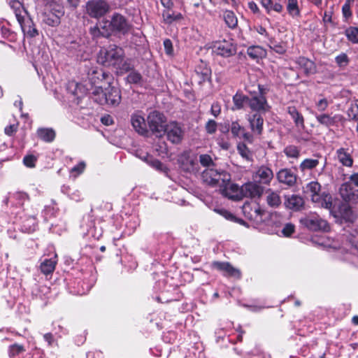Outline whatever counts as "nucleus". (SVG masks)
<instances>
[{"instance_id":"33","label":"nucleus","mask_w":358,"mask_h":358,"mask_svg":"<svg viewBox=\"0 0 358 358\" xmlns=\"http://www.w3.org/2000/svg\"><path fill=\"white\" fill-rule=\"evenodd\" d=\"M106 78V73L102 69L98 68H92L88 72V79L92 85H96L99 81Z\"/></svg>"},{"instance_id":"11","label":"nucleus","mask_w":358,"mask_h":358,"mask_svg":"<svg viewBox=\"0 0 358 358\" xmlns=\"http://www.w3.org/2000/svg\"><path fill=\"white\" fill-rule=\"evenodd\" d=\"M166 135L167 139L172 143H179L183 136V130L176 122L167 124L163 131V135Z\"/></svg>"},{"instance_id":"49","label":"nucleus","mask_w":358,"mask_h":358,"mask_svg":"<svg viewBox=\"0 0 358 358\" xmlns=\"http://www.w3.org/2000/svg\"><path fill=\"white\" fill-rule=\"evenodd\" d=\"M98 25L101 28V30L103 33V37L108 38L112 34H113L112 28H110V20H103L101 22H100Z\"/></svg>"},{"instance_id":"16","label":"nucleus","mask_w":358,"mask_h":358,"mask_svg":"<svg viewBox=\"0 0 358 358\" xmlns=\"http://www.w3.org/2000/svg\"><path fill=\"white\" fill-rule=\"evenodd\" d=\"M220 193L228 199L234 201H239L242 199L241 193V187L238 185L231 183V181L226 185H223L220 187Z\"/></svg>"},{"instance_id":"22","label":"nucleus","mask_w":358,"mask_h":358,"mask_svg":"<svg viewBox=\"0 0 358 358\" xmlns=\"http://www.w3.org/2000/svg\"><path fill=\"white\" fill-rule=\"evenodd\" d=\"M304 205L303 199L299 195H287L285 199V206L286 208L293 210H299Z\"/></svg>"},{"instance_id":"62","label":"nucleus","mask_w":358,"mask_h":358,"mask_svg":"<svg viewBox=\"0 0 358 358\" xmlns=\"http://www.w3.org/2000/svg\"><path fill=\"white\" fill-rule=\"evenodd\" d=\"M117 69H119L122 71H129L132 69L133 66L129 60H124L122 58V62L120 64V66H115Z\"/></svg>"},{"instance_id":"29","label":"nucleus","mask_w":358,"mask_h":358,"mask_svg":"<svg viewBox=\"0 0 358 358\" xmlns=\"http://www.w3.org/2000/svg\"><path fill=\"white\" fill-rule=\"evenodd\" d=\"M266 201L270 207L277 208L280 205L281 199L278 192L272 189H268L266 190Z\"/></svg>"},{"instance_id":"60","label":"nucleus","mask_w":358,"mask_h":358,"mask_svg":"<svg viewBox=\"0 0 358 358\" xmlns=\"http://www.w3.org/2000/svg\"><path fill=\"white\" fill-rule=\"evenodd\" d=\"M315 105H316L317 110L319 111L322 112V111H324L327 108V107L329 106V101H327V99L323 98V99H320L318 101H317Z\"/></svg>"},{"instance_id":"48","label":"nucleus","mask_w":358,"mask_h":358,"mask_svg":"<svg viewBox=\"0 0 358 358\" xmlns=\"http://www.w3.org/2000/svg\"><path fill=\"white\" fill-rule=\"evenodd\" d=\"M163 17L166 23L171 24L174 21L182 19V15L180 13H170L169 11H164L163 13Z\"/></svg>"},{"instance_id":"64","label":"nucleus","mask_w":358,"mask_h":358,"mask_svg":"<svg viewBox=\"0 0 358 358\" xmlns=\"http://www.w3.org/2000/svg\"><path fill=\"white\" fill-rule=\"evenodd\" d=\"M199 161L203 166H209L213 164V159L208 155H201L199 157Z\"/></svg>"},{"instance_id":"17","label":"nucleus","mask_w":358,"mask_h":358,"mask_svg":"<svg viewBox=\"0 0 358 358\" xmlns=\"http://www.w3.org/2000/svg\"><path fill=\"white\" fill-rule=\"evenodd\" d=\"M213 266L214 268L223 272V274L226 276L236 278H241V271L238 268L233 267L228 262H215L213 263Z\"/></svg>"},{"instance_id":"26","label":"nucleus","mask_w":358,"mask_h":358,"mask_svg":"<svg viewBox=\"0 0 358 358\" xmlns=\"http://www.w3.org/2000/svg\"><path fill=\"white\" fill-rule=\"evenodd\" d=\"M287 111L293 120L295 126L299 129H304V118L295 106H288Z\"/></svg>"},{"instance_id":"34","label":"nucleus","mask_w":358,"mask_h":358,"mask_svg":"<svg viewBox=\"0 0 358 358\" xmlns=\"http://www.w3.org/2000/svg\"><path fill=\"white\" fill-rule=\"evenodd\" d=\"M356 192L350 182L343 183L340 187V194L344 200H352L356 195Z\"/></svg>"},{"instance_id":"47","label":"nucleus","mask_w":358,"mask_h":358,"mask_svg":"<svg viewBox=\"0 0 358 358\" xmlns=\"http://www.w3.org/2000/svg\"><path fill=\"white\" fill-rule=\"evenodd\" d=\"M141 159L157 170L162 171L164 169V164L159 160L153 159L148 154H145V155L143 157H141Z\"/></svg>"},{"instance_id":"12","label":"nucleus","mask_w":358,"mask_h":358,"mask_svg":"<svg viewBox=\"0 0 358 358\" xmlns=\"http://www.w3.org/2000/svg\"><path fill=\"white\" fill-rule=\"evenodd\" d=\"M273 176L272 169L268 166L262 165L254 172L252 178L261 185H269L273 179Z\"/></svg>"},{"instance_id":"30","label":"nucleus","mask_w":358,"mask_h":358,"mask_svg":"<svg viewBox=\"0 0 358 358\" xmlns=\"http://www.w3.org/2000/svg\"><path fill=\"white\" fill-rule=\"evenodd\" d=\"M336 157L339 162L347 167H351L353 164V159L347 150L341 148L336 150Z\"/></svg>"},{"instance_id":"59","label":"nucleus","mask_w":358,"mask_h":358,"mask_svg":"<svg viewBox=\"0 0 358 358\" xmlns=\"http://www.w3.org/2000/svg\"><path fill=\"white\" fill-rule=\"evenodd\" d=\"M348 115L350 119L358 121V106H352L348 110Z\"/></svg>"},{"instance_id":"21","label":"nucleus","mask_w":358,"mask_h":358,"mask_svg":"<svg viewBox=\"0 0 358 358\" xmlns=\"http://www.w3.org/2000/svg\"><path fill=\"white\" fill-rule=\"evenodd\" d=\"M296 64L303 69L306 76L316 73V65L314 62L305 57H299L296 59Z\"/></svg>"},{"instance_id":"18","label":"nucleus","mask_w":358,"mask_h":358,"mask_svg":"<svg viewBox=\"0 0 358 358\" xmlns=\"http://www.w3.org/2000/svg\"><path fill=\"white\" fill-rule=\"evenodd\" d=\"M248 121L250 124V127L255 135H261L263 132L264 118L262 114L253 113L248 115Z\"/></svg>"},{"instance_id":"25","label":"nucleus","mask_w":358,"mask_h":358,"mask_svg":"<svg viewBox=\"0 0 358 358\" xmlns=\"http://www.w3.org/2000/svg\"><path fill=\"white\" fill-rule=\"evenodd\" d=\"M260 3L268 15H271L273 11L280 13L283 10L282 5L278 1L260 0Z\"/></svg>"},{"instance_id":"42","label":"nucleus","mask_w":358,"mask_h":358,"mask_svg":"<svg viewBox=\"0 0 358 358\" xmlns=\"http://www.w3.org/2000/svg\"><path fill=\"white\" fill-rule=\"evenodd\" d=\"M300 148L294 145H289L283 150V153L288 159H297L300 157Z\"/></svg>"},{"instance_id":"9","label":"nucleus","mask_w":358,"mask_h":358,"mask_svg":"<svg viewBox=\"0 0 358 358\" xmlns=\"http://www.w3.org/2000/svg\"><path fill=\"white\" fill-rule=\"evenodd\" d=\"M265 188L256 181L248 182L241 187L242 199L244 197L250 199H259L264 194Z\"/></svg>"},{"instance_id":"54","label":"nucleus","mask_w":358,"mask_h":358,"mask_svg":"<svg viewBox=\"0 0 358 358\" xmlns=\"http://www.w3.org/2000/svg\"><path fill=\"white\" fill-rule=\"evenodd\" d=\"M24 351V347L17 344H14L10 347L9 355L13 357Z\"/></svg>"},{"instance_id":"1","label":"nucleus","mask_w":358,"mask_h":358,"mask_svg":"<svg viewBox=\"0 0 358 358\" xmlns=\"http://www.w3.org/2000/svg\"><path fill=\"white\" fill-rule=\"evenodd\" d=\"M9 4L20 25L24 35L29 38H34L38 36V31L22 4L19 1H10Z\"/></svg>"},{"instance_id":"50","label":"nucleus","mask_w":358,"mask_h":358,"mask_svg":"<svg viewBox=\"0 0 358 358\" xmlns=\"http://www.w3.org/2000/svg\"><path fill=\"white\" fill-rule=\"evenodd\" d=\"M335 62L340 68L344 69L348 65L350 59L347 54L343 52L335 57Z\"/></svg>"},{"instance_id":"32","label":"nucleus","mask_w":358,"mask_h":358,"mask_svg":"<svg viewBox=\"0 0 358 358\" xmlns=\"http://www.w3.org/2000/svg\"><path fill=\"white\" fill-rule=\"evenodd\" d=\"M92 90V98L94 101L101 105L108 104L106 89L103 90L101 87L95 86Z\"/></svg>"},{"instance_id":"58","label":"nucleus","mask_w":358,"mask_h":358,"mask_svg":"<svg viewBox=\"0 0 358 358\" xmlns=\"http://www.w3.org/2000/svg\"><path fill=\"white\" fill-rule=\"evenodd\" d=\"M90 34L93 38H99L101 37H103V33L98 24L90 27Z\"/></svg>"},{"instance_id":"53","label":"nucleus","mask_w":358,"mask_h":358,"mask_svg":"<svg viewBox=\"0 0 358 358\" xmlns=\"http://www.w3.org/2000/svg\"><path fill=\"white\" fill-rule=\"evenodd\" d=\"M37 158L33 155H26L23 159L24 164L29 168H34L36 165Z\"/></svg>"},{"instance_id":"6","label":"nucleus","mask_w":358,"mask_h":358,"mask_svg":"<svg viewBox=\"0 0 358 358\" xmlns=\"http://www.w3.org/2000/svg\"><path fill=\"white\" fill-rule=\"evenodd\" d=\"M110 10V5L106 0H90L86 4L87 13L93 18H100Z\"/></svg>"},{"instance_id":"63","label":"nucleus","mask_w":358,"mask_h":358,"mask_svg":"<svg viewBox=\"0 0 358 358\" xmlns=\"http://www.w3.org/2000/svg\"><path fill=\"white\" fill-rule=\"evenodd\" d=\"M221 113V106L219 102H213L210 108V113L214 117H217Z\"/></svg>"},{"instance_id":"38","label":"nucleus","mask_w":358,"mask_h":358,"mask_svg":"<svg viewBox=\"0 0 358 358\" xmlns=\"http://www.w3.org/2000/svg\"><path fill=\"white\" fill-rule=\"evenodd\" d=\"M319 164L320 162L318 159L306 158L301 162L299 169L301 172L311 171L316 168Z\"/></svg>"},{"instance_id":"31","label":"nucleus","mask_w":358,"mask_h":358,"mask_svg":"<svg viewBox=\"0 0 358 358\" xmlns=\"http://www.w3.org/2000/svg\"><path fill=\"white\" fill-rule=\"evenodd\" d=\"M230 131L234 136L248 140L250 134L245 132V128L238 121H234L230 126Z\"/></svg>"},{"instance_id":"56","label":"nucleus","mask_w":358,"mask_h":358,"mask_svg":"<svg viewBox=\"0 0 358 358\" xmlns=\"http://www.w3.org/2000/svg\"><path fill=\"white\" fill-rule=\"evenodd\" d=\"M214 211L228 220H233L234 219V215L224 208H215Z\"/></svg>"},{"instance_id":"14","label":"nucleus","mask_w":358,"mask_h":358,"mask_svg":"<svg viewBox=\"0 0 358 358\" xmlns=\"http://www.w3.org/2000/svg\"><path fill=\"white\" fill-rule=\"evenodd\" d=\"M318 243L324 248L328 249L339 250L342 252L343 251H348L354 246V244L350 241L349 243L346 242L344 243L343 241H342V243H341L340 241L331 239L327 236L320 237L318 239Z\"/></svg>"},{"instance_id":"55","label":"nucleus","mask_w":358,"mask_h":358,"mask_svg":"<svg viewBox=\"0 0 358 358\" xmlns=\"http://www.w3.org/2000/svg\"><path fill=\"white\" fill-rule=\"evenodd\" d=\"M217 124L213 120H209L205 125L206 131L209 134H215L217 131Z\"/></svg>"},{"instance_id":"3","label":"nucleus","mask_w":358,"mask_h":358,"mask_svg":"<svg viewBox=\"0 0 358 358\" xmlns=\"http://www.w3.org/2000/svg\"><path fill=\"white\" fill-rule=\"evenodd\" d=\"M123 55L124 51L121 48L111 45L107 49L100 50L99 60L105 66H120Z\"/></svg>"},{"instance_id":"57","label":"nucleus","mask_w":358,"mask_h":358,"mask_svg":"<svg viewBox=\"0 0 358 358\" xmlns=\"http://www.w3.org/2000/svg\"><path fill=\"white\" fill-rule=\"evenodd\" d=\"M85 168V164L81 162L71 169V173L73 175L74 177H77L83 172Z\"/></svg>"},{"instance_id":"35","label":"nucleus","mask_w":358,"mask_h":358,"mask_svg":"<svg viewBox=\"0 0 358 358\" xmlns=\"http://www.w3.org/2000/svg\"><path fill=\"white\" fill-rule=\"evenodd\" d=\"M56 257L57 255H55L54 258L45 259L41 262L40 268L43 273L48 275L54 271L57 264Z\"/></svg>"},{"instance_id":"7","label":"nucleus","mask_w":358,"mask_h":358,"mask_svg":"<svg viewBox=\"0 0 358 358\" xmlns=\"http://www.w3.org/2000/svg\"><path fill=\"white\" fill-rule=\"evenodd\" d=\"M302 224L312 231L329 230L330 227L327 220L315 213H311L301 219Z\"/></svg>"},{"instance_id":"23","label":"nucleus","mask_w":358,"mask_h":358,"mask_svg":"<svg viewBox=\"0 0 358 358\" xmlns=\"http://www.w3.org/2000/svg\"><path fill=\"white\" fill-rule=\"evenodd\" d=\"M64 12L57 10V13L53 12L45 13L43 14L42 21L45 24L50 27H57L60 24V17Z\"/></svg>"},{"instance_id":"13","label":"nucleus","mask_w":358,"mask_h":358,"mask_svg":"<svg viewBox=\"0 0 358 358\" xmlns=\"http://www.w3.org/2000/svg\"><path fill=\"white\" fill-rule=\"evenodd\" d=\"M213 52L220 56L229 57L236 53V46L231 41L216 42L213 48Z\"/></svg>"},{"instance_id":"5","label":"nucleus","mask_w":358,"mask_h":358,"mask_svg":"<svg viewBox=\"0 0 358 358\" xmlns=\"http://www.w3.org/2000/svg\"><path fill=\"white\" fill-rule=\"evenodd\" d=\"M148 124L156 136H162L166 127L165 116L156 110L150 112L148 116Z\"/></svg>"},{"instance_id":"15","label":"nucleus","mask_w":358,"mask_h":358,"mask_svg":"<svg viewBox=\"0 0 358 358\" xmlns=\"http://www.w3.org/2000/svg\"><path fill=\"white\" fill-rule=\"evenodd\" d=\"M297 178L296 173L291 169L288 168L281 169L276 173L278 181L289 187L296 185Z\"/></svg>"},{"instance_id":"41","label":"nucleus","mask_w":358,"mask_h":358,"mask_svg":"<svg viewBox=\"0 0 358 358\" xmlns=\"http://www.w3.org/2000/svg\"><path fill=\"white\" fill-rule=\"evenodd\" d=\"M223 18L226 24L231 29L236 27L238 19L235 13L231 10H225L223 13Z\"/></svg>"},{"instance_id":"39","label":"nucleus","mask_w":358,"mask_h":358,"mask_svg":"<svg viewBox=\"0 0 358 358\" xmlns=\"http://www.w3.org/2000/svg\"><path fill=\"white\" fill-rule=\"evenodd\" d=\"M247 54L252 59H259L266 55V50L261 46L253 45L248 48Z\"/></svg>"},{"instance_id":"36","label":"nucleus","mask_w":358,"mask_h":358,"mask_svg":"<svg viewBox=\"0 0 358 358\" xmlns=\"http://www.w3.org/2000/svg\"><path fill=\"white\" fill-rule=\"evenodd\" d=\"M315 118L320 124L329 127L336 124L337 116H331L329 114L322 113L316 114Z\"/></svg>"},{"instance_id":"20","label":"nucleus","mask_w":358,"mask_h":358,"mask_svg":"<svg viewBox=\"0 0 358 358\" xmlns=\"http://www.w3.org/2000/svg\"><path fill=\"white\" fill-rule=\"evenodd\" d=\"M243 210L248 219L257 222L262 221V216L264 213L257 204H255L253 207H250V205H244Z\"/></svg>"},{"instance_id":"61","label":"nucleus","mask_w":358,"mask_h":358,"mask_svg":"<svg viewBox=\"0 0 358 358\" xmlns=\"http://www.w3.org/2000/svg\"><path fill=\"white\" fill-rule=\"evenodd\" d=\"M238 150L240 155L246 159H250V152L245 145H239L238 146Z\"/></svg>"},{"instance_id":"2","label":"nucleus","mask_w":358,"mask_h":358,"mask_svg":"<svg viewBox=\"0 0 358 358\" xmlns=\"http://www.w3.org/2000/svg\"><path fill=\"white\" fill-rule=\"evenodd\" d=\"M306 192L310 197L311 201L316 206L329 210L333 213V201L330 194L321 192V185L317 181H312L307 184Z\"/></svg>"},{"instance_id":"44","label":"nucleus","mask_w":358,"mask_h":358,"mask_svg":"<svg viewBox=\"0 0 358 358\" xmlns=\"http://www.w3.org/2000/svg\"><path fill=\"white\" fill-rule=\"evenodd\" d=\"M287 10L292 17H299L300 15V9L298 6L297 0H288L287 4Z\"/></svg>"},{"instance_id":"43","label":"nucleus","mask_w":358,"mask_h":358,"mask_svg":"<svg viewBox=\"0 0 358 358\" xmlns=\"http://www.w3.org/2000/svg\"><path fill=\"white\" fill-rule=\"evenodd\" d=\"M62 192L66 194L71 200L75 201H80L83 199L80 192L78 189H71L69 187H63Z\"/></svg>"},{"instance_id":"52","label":"nucleus","mask_w":358,"mask_h":358,"mask_svg":"<svg viewBox=\"0 0 358 358\" xmlns=\"http://www.w3.org/2000/svg\"><path fill=\"white\" fill-rule=\"evenodd\" d=\"M129 83L140 84L142 81V76L136 71H131L127 77Z\"/></svg>"},{"instance_id":"24","label":"nucleus","mask_w":358,"mask_h":358,"mask_svg":"<svg viewBox=\"0 0 358 358\" xmlns=\"http://www.w3.org/2000/svg\"><path fill=\"white\" fill-rule=\"evenodd\" d=\"M196 75L200 78L199 83L208 81L211 78V69L204 62H201L195 69Z\"/></svg>"},{"instance_id":"27","label":"nucleus","mask_w":358,"mask_h":358,"mask_svg":"<svg viewBox=\"0 0 358 358\" xmlns=\"http://www.w3.org/2000/svg\"><path fill=\"white\" fill-rule=\"evenodd\" d=\"M106 89L108 104L117 106L120 103L121 96L120 90L115 87L108 86Z\"/></svg>"},{"instance_id":"8","label":"nucleus","mask_w":358,"mask_h":358,"mask_svg":"<svg viewBox=\"0 0 358 358\" xmlns=\"http://www.w3.org/2000/svg\"><path fill=\"white\" fill-rule=\"evenodd\" d=\"M110 28L113 34H127L130 29L131 25L128 20L122 15L118 13H114L110 17Z\"/></svg>"},{"instance_id":"19","label":"nucleus","mask_w":358,"mask_h":358,"mask_svg":"<svg viewBox=\"0 0 358 358\" xmlns=\"http://www.w3.org/2000/svg\"><path fill=\"white\" fill-rule=\"evenodd\" d=\"M131 122L138 134L145 135L148 133L147 123L144 116L140 112H136L131 115Z\"/></svg>"},{"instance_id":"4","label":"nucleus","mask_w":358,"mask_h":358,"mask_svg":"<svg viewBox=\"0 0 358 358\" xmlns=\"http://www.w3.org/2000/svg\"><path fill=\"white\" fill-rule=\"evenodd\" d=\"M203 182L211 185L221 187L231 181V176L224 171H217L215 169L208 168L202 172Z\"/></svg>"},{"instance_id":"46","label":"nucleus","mask_w":358,"mask_h":358,"mask_svg":"<svg viewBox=\"0 0 358 358\" xmlns=\"http://www.w3.org/2000/svg\"><path fill=\"white\" fill-rule=\"evenodd\" d=\"M345 34L347 38L354 44H358V27H350L348 28Z\"/></svg>"},{"instance_id":"28","label":"nucleus","mask_w":358,"mask_h":358,"mask_svg":"<svg viewBox=\"0 0 358 358\" xmlns=\"http://www.w3.org/2000/svg\"><path fill=\"white\" fill-rule=\"evenodd\" d=\"M29 200V196L23 192H16L10 194L7 198V203L21 206Z\"/></svg>"},{"instance_id":"51","label":"nucleus","mask_w":358,"mask_h":358,"mask_svg":"<svg viewBox=\"0 0 358 358\" xmlns=\"http://www.w3.org/2000/svg\"><path fill=\"white\" fill-rule=\"evenodd\" d=\"M269 47L274 52L280 55H283L287 50L286 45L283 42L277 43L275 41H271Z\"/></svg>"},{"instance_id":"45","label":"nucleus","mask_w":358,"mask_h":358,"mask_svg":"<svg viewBox=\"0 0 358 358\" xmlns=\"http://www.w3.org/2000/svg\"><path fill=\"white\" fill-rule=\"evenodd\" d=\"M36 228V219L34 216H31L23 221L22 229L27 233L33 232Z\"/></svg>"},{"instance_id":"37","label":"nucleus","mask_w":358,"mask_h":358,"mask_svg":"<svg viewBox=\"0 0 358 358\" xmlns=\"http://www.w3.org/2000/svg\"><path fill=\"white\" fill-rule=\"evenodd\" d=\"M39 138L45 142H52L55 138V132L50 128H39L37 130Z\"/></svg>"},{"instance_id":"40","label":"nucleus","mask_w":358,"mask_h":358,"mask_svg":"<svg viewBox=\"0 0 358 358\" xmlns=\"http://www.w3.org/2000/svg\"><path fill=\"white\" fill-rule=\"evenodd\" d=\"M248 96L238 92L236 93V94L233 96V110H240L243 108L245 103L248 105Z\"/></svg>"},{"instance_id":"10","label":"nucleus","mask_w":358,"mask_h":358,"mask_svg":"<svg viewBox=\"0 0 358 358\" xmlns=\"http://www.w3.org/2000/svg\"><path fill=\"white\" fill-rule=\"evenodd\" d=\"M248 106L250 109L255 111V113L263 114L270 110V106L268 105L266 97L262 94H255L248 99Z\"/></svg>"}]
</instances>
